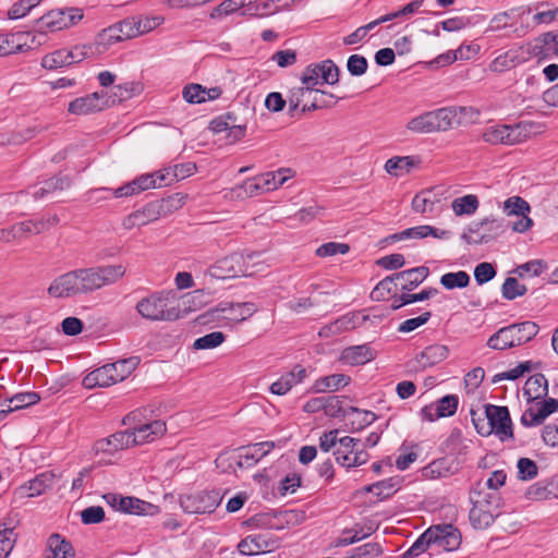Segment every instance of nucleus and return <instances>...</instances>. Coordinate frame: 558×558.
<instances>
[{
	"instance_id": "obj_54",
	"label": "nucleus",
	"mask_w": 558,
	"mask_h": 558,
	"mask_svg": "<svg viewBox=\"0 0 558 558\" xmlns=\"http://www.w3.org/2000/svg\"><path fill=\"white\" fill-rule=\"evenodd\" d=\"M518 478L521 481H531L538 474L536 462L530 458H520L517 462Z\"/></svg>"
},
{
	"instance_id": "obj_35",
	"label": "nucleus",
	"mask_w": 558,
	"mask_h": 558,
	"mask_svg": "<svg viewBox=\"0 0 558 558\" xmlns=\"http://www.w3.org/2000/svg\"><path fill=\"white\" fill-rule=\"evenodd\" d=\"M525 497L530 500H546L558 497V487L554 482H537L531 485L526 492Z\"/></svg>"
},
{
	"instance_id": "obj_43",
	"label": "nucleus",
	"mask_w": 558,
	"mask_h": 558,
	"mask_svg": "<svg viewBox=\"0 0 558 558\" xmlns=\"http://www.w3.org/2000/svg\"><path fill=\"white\" fill-rule=\"evenodd\" d=\"M485 232L482 234L483 238H487V243L497 239L506 232L509 225L505 219L487 217L483 219Z\"/></svg>"
},
{
	"instance_id": "obj_5",
	"label": "nucleus",
	"mask_w": 558,
	"mask_h": 558,
	"mask_svg": "<svg viewBox=\"0 0 558 558\" xmlns=\"http://www.w3.org/2000/svg\"><path fill=\"white\" fill-rule=\"evenodd\" d=\"M538 326L533 322H522L502 327L492 335L487 340V347L493 350L502 351L519 347L531 341L538 333Z\"/></svg>"
},
{
	"instance_id": "obj_57",
	"label": "nucleus",
	"mask_w": 558,
	"mask_h": 558,
	"mask_svg": "<svg viewBox=\"0 0 558 558\" xmlns=\"http://www.w3.org/2000/svg\"><path fill=\"white\" fill-rule=\"evenodd\" d=\"M381 554V547L378 543H366L353 548L347 558H376Z\"/></svg>"
},
{
	"instance_id": "obj_27",
	"label": "nucleus",
	"mask_w": 558,
	"mask_h": 558,
	"mask_svg": "<svg viewBox=\"0 0 558 558\" xmlns=\"http://www.w3.org/2000/svg\"><path fill=\"white\" fill-rule=\"evenodd\" d=\"M524 62L521 57V48L509 49L508 51L497 56L489 64V70L496 73L509 71L520 63Z\"/></svg>"
},
{
	"instance_id": "obj_25",
	"label": "nucleus",
	"mask_w": 558,
	"mask_h": 558,
	"mask_svg": "<svg viewBox=\"0 0 558 558\" xmlns=\"http://www.w3.org/2000/svg\"><path fill=\"white\" fill-rule=\"evenodd\" d=\"M376 357V351L369 344L352 345L343 349L340 360L349 365H363Z\"/></svg>"
},
{
	"instance_id": "obj_14",
	"label": "nucleus",
	"mask_w": 558,
	"mask_h": 558,
	"mask_svg": "<svg viewBox=\"0 0 558 558\" xmlns=\"http://www.w3.org/2000/svg\"><path fill=\"white\" fill-rule=\"evenodd\" d=\"M246 270L243 255L233 253L217 260L210 266L208 272L214 278L228 279L246 276Z\"/></svg>"
},
{
	"instance_id": "obj_32",
	"label": "nucleus",
	"mask_w": 558,
	"mask_h": 558,
	"mask_svg": "<svg viewBox=\"0 0 558 558\" xmlns=\"http://www.w3.org/2000/svg\"><path fill=\"white\" fill-rule=\"evenodd\" d=\"M293 177V171L290 168H281L277 171L266 172L259 175L262 182V190L270 192L281 186L288 179Z\"/></svg>"
},
{
	"instance_id": "obj_6",
	"label": "nucleus",
	"mask_w": 558,
	"mask_h": 558,
	"mask_svg": "<svg viewBox=\"0 0 558 558\" xmlns=\"http://www.w3.org/2000/svg\"><path fill=\"white\" fill-rule=\"evenodd\" d=\"M173 295L170 292L154 293L136 304L137 313L149 320H174L179 318V310L171 306Z\"/></svg>"
},
{
	"instance_id": "obj_11",
	"label": "nucleus",
	"mask_w": 558,
	"mask_h": 558,
	"mask_svg": "<svg viewBox=\"0 0 558 558\" xmlns=\"http://www.w3.org/2000/svg\"><path fill=\"white\" fill-rule=\"evenodd\" d=\"M301 82L313 90L318 84L335 85L339 82V68L330 59L310 64L303 71Z\"/></svg>"
},
{
	"instance_id": "obj_17",
	"label": "nucleus",
	"mask_w": 558,
	"mask_h": 558,
	"mask_svg": "<svg viewBox=\"0 0 558 558\" xmlns=\"http://www.w3.org/2000/svg\"><path fill=\"white\" fill-rule=\"evenodd\" d=\"M504 211L508 216L520 217L512 223V230L515 232H525L533 226V220L527 216L531 211L530 204L520 196H511L504 203Z\"/></svg>"
},
{
	"instance_id": "obj_16",
	"label": "nucleus",
	"mask_w": 558,
	"mask_h": 558,
	"mask_svg": "<svg viewBox=\"0 0 558 558\" xmlns=\"http://www.w3.org/2000/svg\"><path fill=\"white\" fill-rule=\"evenodd\" d=\"M110 97L105 92H95L84 97H78L69 104L68 111L72 114H89L108 107ZM114 102V99L111 100Z\"/></svg>"
},
{
	"instance_id": "obj_2",
	"label": "nucleus",
	"mask_w": 558,
	"mask_h": 558,
	"mask_svg": "<svg viewBox=\"0 0 558 558\" xmlns=\"http://www.w3.org/2000/svg\"><path fill=\"white\" fill-rule=\"evenodd\" d=\"M461 544V533L452 524H436L429 526L412 546L402 555V558L417 557L430 546H437L447 551L456 550Z\"/></svg>"
},
{
	"instance_id": "obj_18",
	"label": "nucleus",
	"mask_w": 558,
	"mask_h": 558,
	"mask_svg": "<svg viewBox=\"0 0 558 558\" xmlns=\"http://www.w3.org/2000/svg\"><path fill=\"white\" fill-rule=\"evenodd\" d=\"M83 19L82 10L76 8L68 9L66 12L60 11L54 12L51 11L46 15L41 16L38 21L40 24V28L47 27L51 31H59L69 25L75 24L77 21Z\"/></svg>"
},
{
	"instance_id": "obj_39",
	"label": "nucleus",
	"mask_w": 558,
	"mask_h": 558,
	"mask_svg": "<svg viewBox=\"0 0 558 558\" xmlns=\"http://www.w3.org/2000/svg\"><path fill=\"white\" fill-rule=\"evenodd\" d=\"M40 397L37 392L31 391V392H20L11 397L10 399L5 400L7 404V412H14L31 405L36 404L39 402Z\"/></svg>"
},
{
	"instance_id": "obj_1",
	"label": "nucleus",
	"mask_w": 558,
	"mask_h": 558,
	"mask_svg": "<svg viewBox=\"0 0 558 558\" xmlns=\"http://www.w3.org/2000/svg\"><path fill=\"white\" fill-rule=\"evenodd\" d=\"M125 275L122 265L78 268L58 276L48 287V294L56 299L89 294L116 283Z\"/></svg>"
},
{
	"instance_id": "obj_15",
	"label": "nucleus",
	"mask_w": 558,
	"mask_h": 558,
	"mask_svg": "<svg viewBox=\"0 0 558 558\" xmlns=\"http://www.w3.org/2000/svg\"><path fill=\"white\" fill-rule=\"evenodd\" d=\"M448 356L449 349L447 345L438 343L430 344L417 353L412 361H410L409 367L414 372H423L441 363Z\"/></svg>"
},
{
	"instance_id": "obj_8",
	"label": "nucleus",
	"mask_w": 558,
	"mask_h": 558,
	"mask_svg": "<svg viewBox=\"0 0 558 558\" xmlns=\"http://www.w3.org/2000/svg\"><path fill=\"white\" fill-rule=\"evenodd\" d=\"M487 429H480L482 436L495 434L500 441L513 439V428L510 413L507 407L487 404L485 407Z\"/></svg>"
},
{
	"instance_id": "obj_38",
	"label": "nucleus",
	"mask_w": 558,
	"mask_h": 558,
	"mask_svg": "<svg viewBox=\"0 0 558 558\" xmlns=\"http://www.w3.org/2000/svg\"><path fill=\"white\" fill-rule=\"evenodd\" d=\"M407 129L413 133L418 134L436 133L432 111H426L417 117L412 118L407 123Z\"/></svg>"
},
{
	"instance_id": "obj_21",
	"label": "nucleus",
	"mask_w": 558,
	"mask_h": 558,
	"mask_svg": "<svg viewBox=\"0 0 558 558\" xmlns=\"http://www.w3.org/2000/svg\"><path fill=\"white\" fill-rule=\"evenodd\" d=\"M167 432L166 423L156 420L149 423L141 424L130 430L131 439L134 438V446L154 441Z\"/></svg>"
},
{
	"instance_id": "obj_51",
	"label": "nucleus",
	"mask_w": 558,
	"mask_h": 558,
	"mask_svg": "<svg viewBox=\"0 0 558 558\" xmlns=\"http://www.w3.org/2000/svg\"><path fill=\"white\" fill-rule=\"evenodd\" d=\"M527 292V288L513 277H508L501 287V294L506 300H514L518 296H522Z\"/></svg>"
},
{
	"instance_id": "obj_33",
	"label": "nucleus",
	"mask_w": 558,
	"mask_h": 558,
	"mask_svg": "<svg viewBox=\"0 0 558 558\" xmlns=\"http://www.w3.org/2000/svg\"><path fill=\"white\" fill-rule=\"evenodd\" d=\"M71 179L68 175H56L43 182V185L32 192L34 198H44L48 194L70 187Z\"/></svg>"
},
{
	"instance_id": "obj_31",
	"label": "nucleus",
	"mask_w": 558,
	"mask_h": 558,
	"mask_svg": "<svg viewBox=\"0 0 558 558\" xmlns=\"http://www.w3.org/2000/svg\"><path fill=\"white\" fill-rule=\"evenodd\" d=\"M339 446L333 452L337 463L341 466L350 469V457L349 453H354L357 446L361 445V439L345 436L339 438Z\"/></svg>"
},
{
	"instance_id": "obj_34",
	"label": "nucleus",
	"mask_w": 558,
	"mask_h": 558,
	"mask_svg": "<svg viewBox=\"0 0 558 558\" xmlns=\"http://www.w3.org/2000/svg\"><path fill=\"white\" fill-rule=\"evenodd\" d=\"M531 52L535 56H558V36L551 32L535 39Z\"/></svg>"
},
{
	"instance_id": "obj_52",
	"label": "nucleus",
	"mask_w": 558,
	"mask_h": 558,
	"mask_svg": "<svg viewBox=\"0 0 558 558\" xmlns=\"http://www.w3.org/2000/svg\"><path fill=\"white\" fill-rule=\"evenodd\" d=\"M226 340V335L221 331H213L194 341L193 348L196 350L215 349Z\"/></svg>"
},
{
	"instance_id": "obj_62",
	"label": "nucleus",
	"mask_w": 558,
	"mask_h": 558,
	"mask_svg": "<svg viewBox=\"0 0 558 558\" xmlns=\"http://www.w3.org/2000/svg\"><path fill=\"white\" fill-rule=\"evenodd\" d=\"M350 251V246L347 243L328 242L322 244L316 250V255L319 257H329L337 254H347Z\"/></svg>"
},
{
	"instance_id": "obj_45",
	"label": "nucleus",
	"mask_w": 558,
	"mask_h": 558,
	"mask_svg": "<svg viewBox=\"0 0 558 558\" xmlns=\"http://www.w3.org/2000/svg\"><path fill=\"white\" fill-rule=\"evenodd\" d=\"M432 114L436 132H445L456 128V123L453 120L454 114H452L450 107H444L437 110H433Z\"/></svg>"
},
{
	"instance_id": "obj_44",
	"label": "nucleus",
	"mask_w": 558,
	"mask_h": 558,
	"mask_svg": "<svg viewBox=\"0 0 558 558\" xmlns=\"http://www.w3.org/2000/svg\"><path fill=\"white\" fill-rule=\"evenodd\" d=\"M71 52L66 49H59L49 54L44 56L41 59V66L48 70H56L58 68L70 65Z\"/></svg>"
},
{
	"instance_id": "obj_12",
	"label": "nucleus",
	"mask_w": 558,
	"mask_h": 558,
	"mask_svg": "<svg viewBox=\"0 0 558 558\" xmlns=\"http://www.w3.org/2000/svg\"><path fill=\"white\" fill-rule=\"evenodd\" d=\"M221 500L222 497L218 490L199 492L182 496L180 498V506L185 513L190 514L211 513Z\"/></svg>"
},
{
	"instance_id": "obj_26",
	"label": "nucleus",
	"mask_w": 558,
	"mask_h": 558,
	"mask_svg": "<svg viewBox=\"0 0 558 558\" xmlns=\"http://www.w3.org/2000/svg\"><path fill=\"white\" fill-rule=\"evenodd\" d=\"M56 482V474L51 471H47L38 474L33 480L28 481L26 484L22 485L19 488L21 495H26L28 497L39 496L45 493L47 489L51 488Z\"/></svg>"
},
{
	"instance_id": "obj_41",
	"label": "nucleus",
	"mask_w": 558,
	"mask_h": 558,
	"mask_svg": "<svg viewBox=\"0 0 558 558\" xmlns=\"http://www.w3.org/2000/svg\"><path fill=\"white\" fill-rule=\"evenodd\" d=\"M478 206V198L473 194L457 197L451 203L452 210L457 216L473 215Z\"/></svg>"
},
{
	"instance_id": "obj_24",
	"label": "nucleus",
	"mask_w": 558,
	"mask_h": 558,
	"mask_svg": "<svg viewBox=\"0 0 558 558\" xmlns=\"http://www.w3.org/2000/svg\"><path fill=\"white\" fill-rule=\"evenodd\" d=\"M306 376V369L302 365H295L290 372L283 374L278 380L271 384L270 391L274 395L283 396L292 387L302 383Z\"/></svg>"
},
{
	"instance_id": "obj_3",
	"label": "nucleus",
	"mask_w": 558,
	"mask_h": 558,
	"mask_svg": "<svg viewBox=\"0 0 558 558\" xmlns=\"http://www.w3.org/2000/svg\"><path fill=\"white\" fill-rule=\"evenodd\" d=\"M470 500L473 507L470 510L469 519L474 529L489 527L500 514L501 499L498 492L474 489L471 492Z\"/></svg>"
},
{
	"instance_id": "obj_28",
	"label": "nucleus",
	"mask_w": 558,
	"mask_h": 558,
	"mask_svg": "<svg viewBox=\"0 0 558 558\" xmlns=\"http://www.w3.org/2000/svg\"><path fill=\"white\" fill-rule=\"evenodd\" d=\"M344 416H353V418L347 423V426H349L348 430L351 433L362 430L376 420V415L372 411L360 410L355 407L348 408L344 412Z\"/></svg>"
},
{
	"instance_id": "obj_50",
	"label": "nucleus",
	"mask_w": 558,
	"mask_h": 558,
	"mask_svg": "<svg viewBox=\"0 0 558 558\" xmlns=\"http://www.w3.org/2000/svg\"><path fill=\"white\" fill-rule=\"evenodd\" d=\"M122 40L123 36L121 35V29L118 28L117 24H113L108 28L102 29L97 35L96 46L97 48L101 46L104 49H106L109 46Z\"/></svg>"
},
{
	"instance_id": "obj_36",
	"label": "nucleus",
	"mask_w": 558,
	"mask_h": 558,
	"mask_svg": "<svg viewBox=\"0 0 558 558\" xmlns=\"http://www.w3.org/2000/svg\"><path fill=\"white\" fill-rule=\"evenodd\" d=\"M416 161L412 156L392 157L385 163L387 173L393 177H402L411 171Z\"/></svg>"
},
{
	"instance_id": "obj_53",
	"label": "nucleus",
	"mask_w": 558,
	"mask_h": 558,
	"mask_svg": "<svg viewBox=\"0 0 558 558\" xmlns=\"http://www.w3.org/2000/svg\"><path fill=\"white\" fill-rule=\"evenodd\" d=\"M366 490L385 499L398 490V482L393 478L384 480L367 486Z\"/></svg>"
},
{
	"instance_id": "obj_29",
	"label": "nucleus",
	"mask_w": 558,
	"mask_h": 558,
	"mask_svg": "<svg viewBox=\"0 0 558 558\" xmlns=\"http://www.w3.org/2000/svg\"><path fill=\"white\" fill-rule=\"evenodd\" d=\"M527 401L542 399L548 393V381L543 374H535L527 378L523 387Z\"/></svg>"
},
{
	"instance_id": "obj_19",
	"label": "nucleus",
	"mask_w": 558,
	"mask_h": 558,
	"mask_svg": "<svg viewBox=\"0 0 558 558\" xmlns=\"http://www.w3.org/2000/svg\"><path fill=\"white\" fill-rule=\"evenodd\" d=\"M275 448L274 441H262L239 448L236 464L239 468H251Z\"/></svg>"
},
{
	"instance_id": "obj_10",
	"label": "nucleus",
	"mask_w": 558,
	"mask_h": 558,
	"mask_svg": "<svg viewBox=\"0 0 558 558\" xmlns=\"http://www.w3.org/2000/svg\"><path fill=\"white\" fill-rule=\"evenodd\" d=\"M532 124L520 122L514 125H496L483 132V140L486 143L514 145L525 141L531 134Z\"/></svg>"
},
{
	"instance_id": "obj_61",
	"label": "nucleus",
	"mask_w": 558,
	"mask_h": 558,
	"mask_svg": "<svg viewBox=\"0 0 558 558\" xmlns=\"http://www.w3.org/2000/svg\"><path fill=\"white\" fill-rule=\"evenodd\" d=\"M182 96L189 104H201L205 102V87L199 84H190L183 88Z\"/></svg>"
},
{
	"instance_id": "obj_56",
	"label": "nucleus",
	"mask_w": 558,
	"mask_h": 558,
	"mask_svg": "<svg viewBox=\"0 0 558 558\" xmlns=\"http://www.w3.org/2000/svg\"><path fill=\"white\" fill-rule=\"evenodd\" d=\"M344 397L340 396H328L325 397L324 401V413L330 417H345L344 412L347 409L342 407V400Z\"/></svg>"
},
{
	"instance_id": "obj_23",
	"label": "nucleus",
	"mask_w": 558,
	"mask_h": 558,
	"mask_svg": "<svg viewBox=\"0 0 558 558\" xmlns=\"http://www.w3.org/2000/svg\"><path fill=\"white\" fill-rule=\"evenodd\" d=\"M45 558H75V550L70 541L52 533L46 542Z\"/></svg>"
},
{
	"instance_id": "obj_4",
	"label": "nucleus",
	"mask_w": 558,
	"mask_h": 558,
	"mask_svg": "<svg viewBox=\"0 0 558 558\" xmlns=\"http://www.w3.org/2000/svg\"><path fill=\"white\" fill-rule=\"evenodd\" d=\"M140 364L138 356H131L106 364L88 373L83 378L85 388L109 387L118 381L124 380Z\"/></svg>"
},
{
	"instance_id": "obj_64",
	"label": "nucleus",
	"mask_w": 558,
	"mask_h": 558,
	"mask_svg": "<svg viewBox=\"0 0 558 558\" xmlns=\"http://www.w3.org/2000/svg\"><path fill=\"white\" fill-rule=\"evenodd\" d=\"M105 519V510L100 506H90L81 512V520L84 524L100 523Z\"/></svg>"
},
{
	"instance_id": "obj_42",
	"label": "nucleus",
	"mask_w": 558,
	"mask_h": 558,
	"mask_svg": "<svg viewBox=\"0 0 558 558\" xmlns=\"http://www.w3.org/2000/svg\"><path fill=\"white\" fill-rule=\"evenodd\" d=\"M350 383V377L344 374H332L316 380L315 390L320 392L325 390L336 391Z\"/></svg>"
},
{
	"instance_id": "obj_9",
	"label": "nucleus",
	"mask_w": 558,
	"mask_h": 558,
	"mask_svg": "<svg viewBox=\"0 0 558 558\" xmlns=\"http://www.w3.org/2000/svg\"><path fill=\"white\" fill-rule=\"evenodd\" d=\"M59 221L60 219L57 215H51L14 223L8 229H0V242L9 243L13 240L22 239L27 234L43 233L57 226Z\"/></svg>"
},
{
	"instance_id": "obj_46",
	"label": "nucleus",
	"mask_w": 558,
	"mask_h": 558,
	"mask_svg": "<svg viewBox=\"0 0 558 558\" xmlns=\"http://www.w3.org/2000/svg\"><path fill=\"white\" fill-rule=\"evenodd\" d=\"M440 283L448 290L462 289L469 286L470 276L463 270L447 272L440 277Z\"/></svg>"
},
{
	"instance_id": "obj_13",
	"label": "nucleus",
	"mask_w": 558,
	"mask_h": 558,
	"mask_svg": "<svg viewBox=\"0 0 558 558\" xmlns=\"http://www.w3.org/2000/svg\"><path fill=\"white\" fill-rule=\"evenodd\" d=\"M280 539L274 536L270 532H263L258 534L248 535L243 538L238 549L244 556H254L265 553H271L279 548Z\"/></svg>"
},
{
	"instance_id": "obj_47",
	"label": "nucleus",
	"mask_w": 558,
	"mask_h": 558,
	"mask_svg": "<svg viewBox=\"0 0 558 558\" xmlns=\"http://www.w3.org/2000/svg\"><path fill=\"white\" fill-rule=\"evenodd\" d=\"M148 507H151V505L140 500L138 498L120 497L117 509L124 513L144 514L146 512V508Z\"/></svg>"
},
{
	"instance_id": "obj_22",
	"label": "nucleus",
	"mask_w": 558,
	"mask_h": 558,
	"mask_svg": "<svg viewBox=\"0 0 558 558\" xmlns=\"http://www.w3.org/2000/svg\"><path fill=\"white\" fill-rule=\"evenodd\" d=\"M159 218H161L159 213V205L157 202H150L143 208L137 209L125 217L123 220V227L125 229H132L134 227L145 226L149 222L158 220Z\"/></svg>"
},
{
	"instance_id": "obj_40",
	"label": "nucleus",
	"mask_w": 558,
	"mask_h": 558,
	"mask_svg": "<svg viewBox=\"0 0 558 558\" xmlns=\"http://www.w3.org/2000/svg\"><path fill=\"white\" fill-rule=\"evenodd\" d=\"M427 232H432V230L428 229V225L412 227V228H408L403 231L388 235L385 239V242L395 243V242L404 241V240L424 239V238H427Z\"/></svg>"
},
{
	"instance_id": "obj_60",
	"label": "nucleus",
	"mask_w": 558,
	"mask_h": 558,
	"mask_svg": "<svg viewBox=\"0 0 558 558\" xmlns=\"http://www.w3.org/2000/svg\"><path fill=\"white\" fill-rule=\"evenodd\" d=\"M40 0H20L15 2L8 11V16L11 20L24 17L33 8L38 5Z\"/></svg>"
},
{
	"instance_id": "obj_20",
	"label": "nucleus",
	"mask_w": 558,
	"mask_h": 558,
	"mask_svg": "<svg viewBox=\"0 0 558 558\" xmlns=\"http://www.w3.org/2000/svg\"><path fill=\"white\" fill-rule=\"evenodd\" d=\"M134 446V438L131 439L130 429L118 432L108 438L97 440L93 450L96 453L104 452L113 454L114 452Z\"/></svg>"
},
{
	"instance_id": "obj_48",
	"label": "nucleus",
	"mask_w": 558,
	"mask_h": 558,
	"mask_svg": "<svg viewBox=\"0 0 558 558\" xmlns=\"http://www.w3.org/2000/svg\"><path fill=\"white\" fill-rule=\"evenodd\" d=\"M185 195L175 193L160 201H156L157 204L159 205V213L161 217H166L182 208V206L185 203Z\"/></svg>"
},
{
	"instance_id": "obj_37",
	"label": "nucleus",
	"mask_w": 558,
	"mask_h": 558,
	"mask_svg": "<svg viewBox=\"0 0 558 558\" xmlns=\"http://www.w3.org/2000/svg\"><path fill=\"white\" fill-rule=\"evenodd\" d=\"M429 275V270L425 266H420L404 270L402 275V291H412L418 287Z\"/></svg>"
},
{
	"instance_id": "obj_59",
	"label": "nucleus",
	"mask_w": 558,
	"mask_h": 558,
	"mask_svg": "<svg viewBox=\"0 0 558 558\" xmlns=\"http://www.w3.org/2000/svg\"><path fill=\"white\" fill-rule=\"evenodd\" d=\"M532 368V363L530 361L520 363L514 368L496 374L493 378V383H498L501 380H515L524 375V373L530 372Z\"/></svg>"
},
{
	"instance_id": "obj_49",
	"label": "nucleus",
	"mask_w": 558,
	"mask_h": 558,
	"mask_svg": "<svg viewBox=\"0 0 558 558\" xmlns=\"http://www.w3.org/2000/svg\"><path fill=\"white\" fill-rule=\"evenodd\" d=\"M247 0H225L211 10L209 16L211 19H221L245 8Z\"/></svg>"
},
{
	"instance_id": "obj_30",
	"label": "nucleus",
	"mask_w": 558,
	"mask_h": 558,
	"mask_svg": "<svg viewBox=\"0 0 558 558\" xmlns=\"http://www.w3.org/2000/svg\"><path fill=\"white\" fill-rule=\"evenodd\" d=\"M169 171H158L155 173H145L136 177L133 180V185H136L137 191L140 193L149 190L160 187L162 185H169L170 181L168 180Z\"/></svg>"
},
{
	"instance_id": "obj_58",
	"label": "nucleus",
	"mask_w": 558,
	"mask_h": 558,
	"mask_svg": "<svg viewBox=\"0 0 558 558\" xmlns=\"http://www.w3.org/2000/svg\"><path fill=\"white\" fill-rule=\"evenodd\" d=\"M452 114H454L453 120L456 126L464 125L473 122L478 112L472 107H450Z\"/></svg>"
},
{
	"instance_id": "obj_63",
	"label": "nucleus",
	"mask_w": 558,
	"mask_h": 558,
	"mask_svg": "<svg viewBox=\"0 0 558 558\" xmlns=\"http://www.w3.org/2000/svg\"><path fill=\"white\" fill-rule=\"evenodd\" d=\"M397 283L391 282V279L385 278L377 283L371 293L373 300L379 301L386 298V295L393 294L396 296Z\"/></svg>"
},
{
	"instance_id": "obj_55",
	"label": "nucleus",
	"mask_w": 558,
	"mask_h": 558,
	"mask_svg": "<svg viewBox=\"0 0 558 558\" xmlns=\"http://www.w3.org/2000/svg\"><path fill=\"white\" fill-rule=\"evenodd\" d=\"M437 409L438 415L440 417H448L452 416L458 409L459 404V398L456 395H447L442 398H440L437 402Z\"/></svg>"
},
{
	"instance_id": "obj_7",
	"label": "nucleus",
	"mask_w": 558,
	"mask_h": 558,
	"mask_svg": "<svg viewBox=\"0 0 558 558\" xmlns=\"http://www.w3.org/2000/svg\"><path fill=\"white\" fill-rule=\"evenodd\" d=\"M256 311L257 307L252 302H220L217 306L209 308L202 316H199L198 320L202 324L213 323L220 318L233 322H243L251 317Z\"/></svg>"
}]
</instances>
